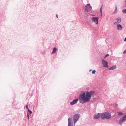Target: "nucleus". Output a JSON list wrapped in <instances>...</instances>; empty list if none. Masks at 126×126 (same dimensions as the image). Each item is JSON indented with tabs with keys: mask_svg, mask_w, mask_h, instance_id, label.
I'll return each instance as SVG.
<instances>
[{
	"mask_svg": "<svg viewBox=\"0 0 126 126\" xmlns=\"http://www.w3.org/2000/svg\"><path fill=\"white\" fill-rule=\"evenodd\" d=\"M95 72H96V71L95 70H94L92 71V73L93 74H94L95 73Z\"/></svg>",
	"mask_w": 126,
	"mask_h": 126,
	"instance_id": "obj_20",
	"label": "nucleus"
},
{
	"mask_svg": "<svg viewBox=\"0 0 126 126\" xmlns=\"http://www.w3.org/2000/svg\"><path fill=\"white\" fill-rule=\"evenodd\" d=\"M84 96L85 95L84 94L83 95L80 94L79 96V99L80 100V103L82 104L89 101L88 98H86L84 97Z\"/></svg>",
	"mask_w": 126,
	"mask_h": 126,
	"instance_id": "obj_3",
	"label": "nucleus"
},
{
	"mask_svg": "<svg viewBox=\"0 0 126 126\" xmlns=\"http://www.w3.org/2000/svg\"><path fill=\"white\" fill-rule=\"evenodd\" d=\"M98 18L97 17H93L92 18V21H94L95 23L97 24H98Z\"/></svg>",
	"mask_w": 126,
	"mask_h": 126,
	"instance_id": "obj_7",
	"label": "nucleus"
},
{
	"mask_svg": "<svg viewBox=\"0 0 126 126\" xmlns=\"http://www.w3.org/2000/svg\"><path fill=\"white\" fill-rule=\"evenodd\" d=\"M100 114L99 113H98L97 115H95L94 116V118L96 119H97L99 118L100 116Z\"/></svg>",
	"mask_w": 126,
	"mask_h": 126,
	"instance_id": "obj_12",
	"label": "nucleus"
},
{
	"mask_svg": "<svg viewBox=\"0 0 126 126\" xmlns=\"http://www.w3.org/2000/svg\"><path fill=\"white\" fill-rule=\"evenodd\" d=\"M122 11L124 13L126 14V9L123 10Z\"/></svg>",
	"mask_w": 126,
	"mask_h": 126,
	"instance_id": "obj_18",
	"label": "nucleus"
},
{
	"mask_svg": "<svg viewBox=\"0 0 126 126\" xmlns=\"http://www.w3.org/2000/svg\"><path fill=\"white\" fill-rule=\"evenodd\" d=\"M27 117H28V120H29V116L28 113H27Z\"/></svg>",
	"mask_w": 126,
	"mask_h": 126,
	"instance_id": "obj_26",
	"label": "nucleus"
},
{
	"mask_svg": "<svg viewBox=\"0 0 126 126\" xmlns=\"http://www.w3.org/2000/svg\"><path fill=\"white\" fill-rule=\"evenodd\" d=\"M103 6V4L102 5L101 7V8H100V13H101V15H102V7Z\"/></svg>",
	"mask_w": 126,
	"mask_h": 126,
	"instance_id": "obj_17",
	"label": "nucleus"
},
{
	"mask_svg": "<svg viewBox=\"0 0 126 126\" xmlns=\"http://www.w3.org/2000/svg\"><path fill=\"white\" fill-rule=\"evenodd\" d=\"M92 71V70L90 69V70L89 71H90H90Z\"/></svg>",
	"mask_w": 126,
	"mask_h": 126,
	"instance_id": "obj_32",
	"label": "nucleus"
},
{
	"mask_svg": "<svg viewBox=\"0 0 126 126\" xmlns=\"http://www.w3.org/2000/svg\"><path fill=\"white\" fill-rule=\"evenodd\" d=\"M123 118L124 119V120H126V115L123 117Z\"/></svg>",
	"mask_w": 126,
	"mask_h": 126,
	"instance_id": "obj_19",
	"label": "nucleus"
},
{
	"mask_svg": "<svg viewBox=\"0 0 126 126\" xmlns=\"http://www.w3.org/2000/svg\"><path fill=\"white\" fill-rule=\"evenodd\" d=\"M109 56V54H107L105 55V57H104V58L108 56Z\"/></svg>",
	"mask_w": 126,
	"mask_h": 126,
	"instance_id": "obj_21",
	"label": "nucleus"
},
{
	"mask_svg": "<svg viewBox=\"0 0 126 126\" xmlns=\"http://www.w3.org/2000/svg\"><path fill=\"white\" fill-rule=\"evenodd\" d=\"M85 7L86 8H85V10L87 12H88L89 11L92 9V6L90 5V3L86 4Z\"/></svg>",
	"mask_w": 126,
	"mask_h": 126,
	"instance_id": "obj_5",
	"label": "nucleus"
},
{
	"mask_svg": "<svg viewBox=\"0 0 126 126\" xmlns=\"http://www.w3.org/2000/svg\"><path fill=\"white\" fill-rule=\"evenodd\" d=\"M80 116V114L79 113H77L74 115L73 117V120L74 124H75L77 122V121L78 120Z\"/></svg>",
	"mask_w": 126,
	"mask_h": 126,
	"instance_id": "obj_4",
	"label": "nucleus"
},
{
	"mask_svg": "<svg viewBox=\"0 0 126 126\" xmlns=\"http://www.w3.org/2000/svg\"><path fill=\"white\" fill-rule=\"evenodd\" d=\"M116 68V66L115 65H113L112 67L110 68L109 69V70H113L115 69Z\"/></svg>",
	"mask_w": 126,
	"mask_h": 126,
	"instance_id": "obj_13",
	"label": "nucleus"
},
{
	"mask_svg": "<svg viewBox=\"0 0 126 126\" xmlns=\"http://www.w3.org/2000/svg\"><path fill=\"white\" fill-rule=\"evenodd\" d=\"M78 100V99H76L74 100L73 101L71 102L70 103V104L72 106L75 104L76 103Z\"/></svg>",
	"mask_w": 126,
	"mask_h": 126,
	"instance_id": "obj_9",
	"label": "nucleus"
},
{
	"mask_svg": "<svg viewBox=\"0 0 126 126\" xmlns=\"http://www.w3.org/2000/svg\"><path fill=\"white\" fill-rule=\"evenodd\" d=\"M126 53V49L123 52V53L125 54Z\"/></svg>",
	"mask_w": 126,
	"mask_h": 126,
	"instance_id": "obj_27",
	"label": "nucleus"
},
{
	"mask_svg": "<svg viewBox=\"0 0 126 126\" xmlns=\"http://www.w3.org/2000/svg\"><path fill=\"white\" fill-rule=\"evenodd\" d=\"M94 93V91H91L90 92L87 91L83 93L81 95H83V94L85 95L84 97L86 98H88V101H89L91 98L92 95Z\"/></svg>",
	"mask_w": 126,
	"mask_h": 126,
	"instance_id": "obj_1",
	"label": "nucleus"
},
{
	"mask_svg": "<svg viewBox=\"0 0 126 126\" xmlns=\"http://www.w3.org/2000/svg\"><path fill=\"white\" fill-rule=\"evenodd\" d=\"M116 20H117V22L118 23H119L121 22V19L119 17L116 19Z\"/></svg>",
	"mask_w": 126,
	"mask_h": 126,
	"instance_id": "obj_15",
	"label": "nucleus"
},
{
	"mask_svg": "<svg viewBox=\"0 0 126 126\" xmlns=\"http://www.w3.org/2000/svg\"><path fill=\"white\" fill-rule=\"evenodd\" d=\"M68 126H73V125H68Z\"/></svg>",
	"mask_w": 126,
	"mask_h": 126,
	"instance_id": "obj_31",
	"label": "nucleus"
},
{
	"mask_svg": "<svg viewBox=\"0 0 126 126\" xmlns=\"http://www.w3.org/2000/svg\"><path fill=\"white\" fill-rule=\"evenodd\" d=\"M56 16L57 17V18L58 17V16L57 14L56 15Z\"/></svg>",
	"mask_w": 126,
	"mask_h": 126,
	"instance_id": "obj_30",
	"label": "nucleus"
},
{
	"mask_svg": "<svg viewBox=\"0 0 126 126\" xmlns=\"http://www.w3.org/2000/svg\"><path fill=\"white\" fill-rule=\"evenodd\" d=\"M117 23V22H115L114 23V24L115 25H116Z\"/></svg>",
	"mask_w": 126,
	"mask_h": 126,
	"instance_id": "obj_28",
	"label": "nucleus"
},
{
	"mask_svg": "<svg viewBox=\"0 0 126 126\" xmlns=\"http://www.w3.org/2000/svg\"><path fill=\"white\" fill-rule=\"evenodd\" d=\"M68 125H73V120L72 118H69L68 119Z\"/></svg>",
	"mask_w": 126,
	"mask_h": 126,
	"instance_id": "obj_8",
	"label": "nucleus"
},
{
	"mask_svg": "<svg viewBox=\"0 0 126 126\" xmlns=\"http://www.w3.org/2000/svg\"><path fill=\"white\" fill-rule=\"evenodd\" d=\"M28 111L30 114H32V112L29 109L28 110Z\"/></svg>",
	"mask_w": 126,
	"mask_h": 126,
	"instance_id": "obj_22",
	"label": "nucleus"
},
{
	"mask_svg": "<svg viewBox=\"0 0 126 126\" xmlns=\"http://www.w3.org/2000/svg\"><path fill=\"white\" fill-rule=\"evenodd\" d=\"M119 115H121L122 114V113L121 112H119L118 113Z\"/></svg>",
	"mask_w": 126,
	"mask_h": 126,
	"instance_id": "obj_24",
	"label": "nucleus"
},
{
	"mask_svg": "<svg viewBox=\"0 0 126 126\" xmlns=\"http://www.w3.org/2000/svg\"><path fill=\"white\" fill-rule=\"evenodd\" d=\"M102 63L104 67L108 68L109 66L108 65V62L105 60L103 59L102 60Z\"/></svg>",
	"mask_w": 126,
	"mask_h": 126,
	"instance_id": "obj_6",
	"label": "nucleus"
},
{
	"mask_svg": "<svg viewBox=\"0 0 126 126\" xmlns=\"http://www.w3.org/2000/svg\"><path fill=\"white\" fill-rule=\"evenodd\" d=\"M117 6H115V10L114 11V12H113V14H114L115 13H116L117 12Z\"/></svg>",
	"mask_w": 126,
	"mask_h": 126,
	"instance_id": "obj_16",
	"label": "nucleus"
},
{
	"mask_svg": "<svg viewBox=\"0 0 126 126\" xmlns=\"http://www.w3.org/2000/svg\"><path fill=\"white\" fill-rule=\"evenodd\" d=\"M26 108L28 110H29V109L28 107V105H26Z\"/></svg>",
	"mask_w": 126,
	"mask_h": 126,
	"instance_id": "obj_23",
	"label": "nucleus"
},
{
	"mask_svg": "<svg viewBox=\"0 0 126 126\" xmlns=\"http://www.w3.org/2000/svg\"><path fill=\"white\" fill-rule=\"evenodd\" d=\"M117 28L118 30H120L122 29L123 27L121 25L119 24L117 25Z\"/></svg>",
	"mask_w": 126,
	"mask_h": 126,
	"instance_id": "obj_10",
	"label": "nucleus"
},
{
	"mask_svg": "<svg viewBox=\"0 0 126 126\" xmlns=\"http://www.w3.org/2000/svg\"><path fill=\"white\" fill-rule=\"evenodd\" d=\"M57 50V49L56 48L54 47L53 48V51L52 52V54H54L55 53Z\"/></svg>",
	"mask_w": 126,
	"mask_h": 126,
	"instance_id": "obj_14",
	"label": "nucleus"
},
{
	"mask_svg": "<svg viewBox=\"0 0 126 126\" xmlns=\"http://www.w3.org/2000/svg\"><path fill=\"white\" fill-rule=\"evenodd\" d=\"M124 119L123 118V117H122L121 118H120L119 121V124L121 125L122 126V123L124 121Z\"/></svg>",
	"mask_w": 126,
	"mask_h": 126,
	"instance_id": "obj_11",
	"label": "nucleus"
},
{
	"mask_svg": "<svg viewBox=\"0 0 126 126\" xmlns=\"http://www.w3.org/2000/svg\"><path fill=\"white\" fill-rule=\"evenodd\" d=\"M100 114V116L102 119H104L105 118L109 119L111 118V114L107 112H105Z\"/></svg>",
	"mask_w": 126,
	"mask_h": 126,
	"instance_id": "obj_2",
	"label": "nucleus"
},
{
	"mask_svg": "<svg viewBox=\"0 0 126 126\" xmlns=\"http://www.w3.org/2000/svg\"><path fill=\"white\" fill-rule=\"evenodd\" d=\"M118 106V105L117 104H116L115 106V107L116 108H117Z\"/></svg>",
	"mask_w": 126,
	"mask_h": 126,
	"instance_id": "obj_25",
	"label": "nucleus"
},
{
	"mask_svg": "<svg viewBox=\"0 0 126 126\" xmlns=\"http://www.w3.org/2000/svg\"><path fill=\"white\" fill-rule=\"evenodd\" d=\"M124 41L125 42H126V37L125 38Z\"/></svg>",
	"mask_w": 126,
	"mask_h": 126,
	"instance_id": "obj_29",
	"label": "nucleus"
}]
</instances>
